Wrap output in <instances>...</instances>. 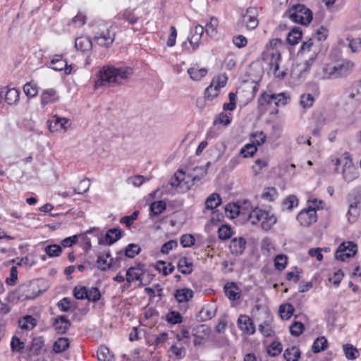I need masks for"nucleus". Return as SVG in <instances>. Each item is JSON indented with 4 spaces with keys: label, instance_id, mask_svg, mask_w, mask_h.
Listing matches in <instances>:
<instances>
[{
    "label": "nucleus",
    "instance_id": "1a4fd4ad",
    "mask_svg": "<svg viewBox=\"0 0 361 361\" xmlns=\"http://www.w3.org/2000/svg\"><path fill=\"white\" fill-rule=\"evenodd\" d=\"M357 251L355 243L351 241L341 243L336 252L335 257L338 260L344 262L346 259L353 257Z\"/></svg>",
    "mask_w": 361,
    "mask_h": 361
},
{
    "label": "nucleus",
    "instance_id": "f8f14e48",
    "mask_svg": "<svg viewBox=\"0 0 361 361\" xmlns=\"http://www.w3.org/2000/svg\"><path fill=\"white\" fill-rule=\"evenodd\" d=\"M237 324L243 334L252 335L255 332V326L252 320L246 314H240L238 317Z\"/></svg>",
    "mask_w": 361,
    "mask_h": 361
},
{
    "label": "nucleus",
    "instance_id": "dca6fc26",
    "mask_svg": "<svg viewBox=\"0 0 361 361\" xmlns=\"http://www.w3.org/2000/svg\"><path fill=\"white\" fill-rule=\"evenodd\" d=\"M71 326V321L65 315L56 317L53 322V326L57 334H64Z\"/></svg>",
    "mask_w": 361,
    "mask_h": 361
},
{
    "label": "nucleus",
    "instance_id": "4c0bfd02",
    "mask_svg": "<svg viewBox=\"0 0 361 361\" xmlns=\"http://www.w3.org/2000/svg\"><path fill=\"white\" fill-rule=\"evenodd\" d=\"M294 310H295V308L293 307V306L290 303H287V304L281 305L279 307V312L281 317L283 319L287 320L290 318V317L292 316V314L294 312Z\"/></svg>",
    "mask_w": 361,
    "mask_h": 361
},
{
    "label": "nucleus",
    "instance_id": "5701e85b",
    "mask_svg": "<svg viewBox=\"0 0 361 361\" xmlns=\"http://www.w3.org/2000/svg\"><path fill=\"white\" fill-rule=\"evenodd\" d=\"M224 292L228 298L230 300H235L238 299L240 296V292L239 290V288L238 286L232 282V283H227L224 287Z\"/></svg>",
    "mask_w": 361,
    "mask_h": 361
},
{
    "label": "nucleus",
    "instance_id": "bf43d9fd",
    "mask_svg": "<svg viewBox=\"0 0 361 361\" xmlns=\"http://www.w3.org/2000/svg\"><path fill=\"white\" fill-rule=\"evenodd\" d=\"M252 143L261 145L266 141L267 136L263 131H258L251 135Z\"/></svg>",
    "mask_w": 361,
    "mask_h": 361
},
{
    "label": "nucleus",
    "instance_id": "6ab92c4d",
    "mask_svg": "<svg viewBox=\"0 0 361 361\" xmlns=\"http://www.w3.org/2000/svg\"><path fill=\"white\" fill-rule=\"evenodd\" d=\"M96 264L101 271H106L114 265V259L111 258L110 252H107L105 255L97 257Z\"/></svg>",
    "mask_w": 361,
    "mask_h": 361
},
{
    "label": "nucleus",
    "instance_id": "864d4df0",
    "mask_svg": "<svg viewBox=\"0 0 361 361\" xmlns=\"http://www.w3.org/2000/svg\"><path fill=\"white\" fill-rule=\"evenodd\" d=\"M166 320L169 324H180L182 322V316L178 312L171 311L166 314Z\"/></svg>",
    "mask_w": 361,
    "mask_h": 361
},
{
    "label": "nucleus",
    "instance_id": "a211bd4d",
    "mask_svg": "<svg viewBox=\"0 0 361 361\" xmlns=\"http://www.w3.org/2000/svg\"><path fill=\"white\" fill-rule=\"evenodd\" d=\"M246 247V240L242 238H234L231 240L229 248L232 255L235 256L241 255Z\"/></svg>",
    "mask_w": 361,
    "mask_h": 361
},
{
    "label": "nucleus",
    "instance_id": "bb28decb",
    "mask_svg": "<svg viewBox=\"0 0 361 361\" xmlns=\"http://www.w3.org/2000/svg\"><path fill=\"white\" fill-rule=\"evenodd\" d=\"M18 324L23 330H32L37 325V321L32 316L27 315L19 319Z\"/></svg>",
    "mask_w": 361,
    "mask_h": 361
},
{
    "label": "nucleus",
    "instance_id": "338daca9",
    "mask_svg": "<svg viewBox=\"0 0 361 361\" xmlns=\"http://www.w3.org/2000/svg\"><path fill=\"white\" fill-rule=\"evenodd\" d=\"M298 204V200L295 195L288 196L283 202V207L287 210H291Z\"/></svg>",
    "mask_w": 361,
    "mask_h": 361
},
{
    "label": "nucleus",
    "instance_id": "ddd939ff",
    "mask_svg": "<svg viewBox=\"0 0 361 361\" xmlns=\"http://www.w3.org/2000/svg\"><path fill=\"white\" fill-rule=\"evenodd\" d=\"M70 126L71 121L69 119L54 115L49 121V128L51 132H58L61 130L66 132Z\"/></svg>",
    "mask_w": 361,
    "mask_h": 361
},
{
    "label": "nucleus",
    "instance_id": "4d7b16f0",
    "mask_svg": "<svg viewBox=\"0 0 361 361\" xmlns=\"http://www.w3.org/2000/svg\"><path fill=\"white\" fill-rule=\"evenodd\" d=\"M282 351V345L281 343L277 341H274L271 343V344L269 346L267 352L269 355L272 357L277 356L279 355Z\"/></svg>",
    "mask_w": 361,
    "mask_h": 361
},
{
    "label": "nucleus",
    "instance_id": "58836bf2",
    "mask_svg": "<svg viewBox=\"0 0 361 361\" xmlns=\"http://www.w3.org/2000/svg\"><path fill=\"white\" fill-rule=\"evenodd\" d=\"M97 357L99 361H114V356L111 355L107 347L102 345L97 350Z\"/></svg>",
    "mask_w": 361,
    "mask_h": 361
},
{
    "label": "nucleus",
    "instance_id": "f3484780",
    "mask_svg": "<svg viewBox=\"0 0 361 361\" xmlns=\"http://www.w3.org/2000/svg\"><path fill=\"white\" fill-rule=\"evenodd\" d=\"M94 42L101 47H110L115 39V33L110 30L102 32L99 35H96L94 38Z\"/></svg>",
    "mask_w": 361,
    "mask_h": 361
},
{
    "label": "nucleus",
    "instance_id": "c03bdc74",
    "mask_svg": "<svg viewBox=\"0 0 361 361\" xmlns=\"http://www.w3.org/2000/svg\"><path fill=\"white\" fill-rule=\"evenodd\" d=\"M343 352L345 357L350 360H355L359 355V353L356 348L350 344H345L343 346Z\"/></svg>",
    "mask_w": 361,
    "mask_h": 361
},
{
    "label": "nucleus",
    "instance_id": "0e129e2a",
    "mask_svg": "<svg viewBox=\"0 0 361 361\" xmlns=\"http://www.w3.org/2000/svg\"><path fill=\"white\" fill-rule=\"evenodd\" d=\"M90 185V180L87 178H84L80 182L78 187L73 190V193L83 194L88 190Z\"/></svg>",
    "mask_w": 361,
    "mask_h": 361
},
{
    "label": "nucleus",
    "instance_id": "e2e57ef3",
    "mask_svg": "<svg viewBox=\"0 0 361 361\" xmlns=\"http://www.w3.org/2000/svg\"><path fill=\"white\" fill-rule=\"evenodd\" d=\"M277 196V191L274 188H267L262 194V198L269 202L274 201Z\"/></svg>",
    "mask_w": 361,
    "mask_h": 361
},
{
    "label": "nucleus",
    "instance_id": "b1692460",
    "mask_svg": "<svg viewBox=\"0 0 361 361\" xmlns=\"http://www.w3.org/2000/svg\"><path fill=\"white\" fill-rule=\"evenodd\" d=\"M178 269L185 275L191 274L193 271V263L192 260L186 257L180 258L178 262Z\"/></svg>",
    "mask_w": 361,
    "mask_h": 361
},
{
    "label": "nucleus",
    "instance_id": "09e8293b",
    "mask_svg": "<svg viewBox=\"0 0 361 361\" xmlns=\"http://www.w3.org/2000/svg\"><path fill=\"white\" fill-rule=\"evenodd\" d=\"M91 46V42L85 37H78L75 39V47L78 50L85 51Z\"/></svg>",
    "mask_w": 361,
    "mask_h": 361
},
{
    "label": "nucleus",
    "instance_id": "e433bc0d",
    "mask_svg": "<svg viewBox=\"0 0 361 361\" xmlns=\"http://www.w3.org/2000/svg\"><path fill=\"white\" fill-rule=\"evenodd\" d=\"M156 269L164 276H167L174 271L175 267L171 263L167 264L164 261H159L157 263Z\"/></svg>",
    "mask_w": 361,
    "mask_h": 361
},
{
    "label": "nucleus",
    "instance_id": "c85d7f7f",
    "mask_svg": "<svg viewBox=\"0 0 361 361\" xmlns=\"http://www.w3.org/2000/svg\"><path fill=\"white\" fill-rule=\"evenodd\" d=\"M271 322L272 319H269L259 326V331L265 337H272L275 334Z\"/></svg>",
    "mask_w": 361,
    "mask_h": 361
},
{
    "label": "nucleus",
    "instance_id": "13d9d810",
    "mask_svg": "<svg viewBox=\"0 0 361 361\" xmlns=\"http://www.w3.org/2000/svg\"><path fill=\"white\" fill-rule=\"evenodd\" d=\"M227 80L228 78L226 75H219L213 78L211 85L219 90L226 85Z\"/></svg>",
    "mask_w": 361,
    "mask_h": 361
},
{
    "label": "nucleus",
    "instance_id": "69168bd1",
    "mask_svg": "<svg viewBox=\"0 0 361 361\" xmlns=\"http://www.w3.org/2000/svg\"><path fill=\"white\" fill-rule=\"evenodd\" d=\"M170 352H171L173 355L178 360L183 358L186 354L185 348L178 347L176 345H173L170 348Z\"/></svg>",
    "mask_w": 361,
    "mask_h": 361
},
{
    "label": "nucleus",
    "instance_id": "412c9836",
    "mask_svg": "<svg viewBox=\"0 0 361 361\" xmlns=\"http://www.w3.org/2000/svg\"><path fill=\"white\" fill-rule=\"evenodd\" d=\"M204 27L200 25H197L192 30L191 35L188 37L189 42L196 49L200 43L202 34L204 32Z\"/></svg>",
    "mask_w": 361,
    "mask_h": 361
},
{
    "label": "nucleus",
    "instance_id": "4be33fe9",
    "mask_svg": "<svg viewBox=\"0 0 361 361\" xmlns=\"http://www.w3.org/2000/svg\"><path fill=\"white\" fill-rule=\"evenodd\" d=\"M193 297V291L187 288L177 289L174 298L178 303L187 302Z\"/></svg>",
    "mask_w": 361,
    "mask_h": 361
},
{
    "label": "nucleus",
    "instance_id": "49530a36",
    "mask_svg": "<svg viewBox=\"0 0 361 361\" xmlns=\"http://www.w3.org/2000/svg\"><path fill=\"white\" fill-rule=\"evenodd\" d=\"M141 248L137 244L130 243L125 249V255L128 258H133L140 253Z\"/></svg>",
    "mask_w": 361,
    "mask_h": 361
},
{
    "label": "nucleus",
    "instance_id": "9d476101",
    "mask_svg": "<svg viewBox=\"0 0 361 361\" xmlns=\"http://www.w3.org/2000/svg\"><path fill=\"white\" fill-rule=\"evenodd\" d=\"M296 219L300 226L309 227L317 221V212L312 207L304 209L298 213Z\"/></svg>",
    "mask_w": 361,
    "mask_h": 361
},
{
    "label": "nucleus",
    "instance_id": "f704fd0d",
    "mask_svg": "<svg viewBox=\"0 0 361 361\" xmlns=\"http://www.w3.org/2000/svg\"><path fill=\"white\" fill-rule=\"evenodd\" d=\"M225 211L227 216L234 219L242 212V208L237 203H229L226 206Z\"/></svg>",
    "mask_w": 361,
    "mask_h": 361
},
{
    "label": "nucleus",
    "instance_id": "37998d69",
    "mask_svg": "<svg viewBox=\"0 0 361 361\" xmlns=\"http://www.w3.org/2000/svg\"><path fill=\"white\" fill-rule=\"evenodd\" d=\"M44 251L50 257H59L62 252V248L56 244L49 245L45 247Z\"/></svg>",
    "mask_w": 361,
    "mask_h": 361
},
{
    "label": "nucleus",
    "instance_id": "aec40b11",
    "mask_svg": "<svg viewBox=\"0 0 361 361\" xmlns=\"http://www.w3.org/2000/svg\"><path fill=\"white\" fill-rule=\"evenodd\" d=\"M20 288L23 293V295L25 296V298L27 300L35 299L42 293V291L38 288V286L35 283L23 285Z\"/></svg>",
    "mask_w": 361,
    "mask_h": 361
},
{
    "label": "nucleus",
    "instance_id": "cd10ccee",
    "mask_svg": "<svg viewBox=\"0 0 361 361\" xmlns=\"http://www.w3.org/2000/svg\"><path fill=\"white\" fill-rule=\"evenodd\" d=\"M143 271L142 269L137 267H130L126 272V280L128 283L141 279Z\"/></svg>",
    "mask_w": 361,
    "mask_h": 361
},
{
    "label": "nucleus",
    "instance_id": "79ce46f5",
    "mask_svg": "<svg viewBox=\"0 0 361 361\" xmlns=\"http://www.w3.org/2000/svg\"><path fill=\"white\" fill-rule=\"evenodd\" d=\"M302 37V32L298 28H293L287 35V42L291 44L295 45L298 43L299 39Z\"/></svg>",
    "mask_w": 361,
    "mask_h": 361
},
{
    "label": "nucleus",
    "instance_id": "423d86ee",
    "mask_svg": "<svg viewBox=\"0 0 361 361\" xmlns=\"http://www.w3.org/2000/svg\"><path fill=\"white\" fill-rule=\"evenodd\" d=\"M290 18L295 23L301 25L310 23L312 19V11L304 5L298 4L293 6L290 11Z\"/></svg>",
    "mask_w": 361,
    "mask_h": 361
},
{
    "label": "nucleus",
    "instance_id": "5fc2aeb1",
    "mask_svg": "<svg viewBox=\"0 0 361 361\" xmlns=\"http://www.w3.org/2000/svg\"><path fill=\"white\" fill-rule=\"evenodd\" d=\"M25 348L24 342L21 341L17 336H13L11 341V348L13 352L20 353Z\"/></svg>",
    "mask_w": 361,
    "mask_h": 361
},
{
    "label": "nucleus",
    "instance_id": "6e6552de",
    "mask_svg": "<svg viewBox=\"0 0 361 361\" xmlns=\"http://www.w3.org/2000/svg\"><path fill=\"white\" fill-rule=\"evenodd\" d=\"M287 99L288 97L285 93L269 94L263 92L258 99V104L259 106H264L271 104L274 102L276 106H284L287 103Z\"/></svg>",
    "mask_w": 361,
    "mask_h": 361
},
{
    "label": "nucleus",
    "instance_id": "6e6d98bb",
    "mask_svg": "<svg viewBox=\"0 0 361 361\" xmlns=\"http://www.w3.org/2000/svg\"><path fill=\"white\" fill-rule=\"evenodd\" d=\"M87 299L89 301L94 302L98 301L101 298L100 291L99 288L97 287H92L91 288L87 289Z\"/></svg>",
    "mask_w": 361,
    "mask_h": 361
},
{
    "label": "nucleus",
    "instance_id": "473e14b6",
    "mask_svg": "<svg viewBox=\"0 0 361 361\" xmlns=\"http://www.w3.org/2000/svg\"><path fill=\"white\" fill-rule=\"evenodd\" d=\"M221 203V199L219 194L212 193L210 195L205 201V207L207 209H214L216 208Z\"/></svg>",
    "mask_w": 361,
    "mask_h": 361
},
{
    "label": "nucleus",
    "instance_id": "603ef678",
    "mask_svg": "<svg viewBox=\"0 0 361 361\" xmlns=\"http://www.w3.org/2000/svg\"><path fill=\"white\" fill-rule=\"evenodd\" d=\"M218 235L221 240H227L232 235V230L231 226L222 225L218 229Z\"/></svg>",
    "mask_w": 361,
    "mask_h": 361
},
{
    "label": "nucleus",
    "instance_id": "2eb2a0df",
    "mask_svg": "<svg viewBox=\"0 0 361 361\" xmlns=\"http://www.w3.org/2000/svg\"><path fill=\"white\" fill-rule=\"evenodd\" d=\"M49 67L57 71H64L66 75H69L72 71V66L68 65L62 55L58 54L51 59Z\"/></svg>",
    "mask_w": 361,
    "mask_h": 361
},
{
    "label": "nucleus",
    "instance_id": "774afa93",
    "mask_svg": "<svg viewBox=\"0 0 361 361\" xmlns=\"http://www.w3.org/2000/svg\"><path fill=\"white\" fill-rule=\"evenodd\" d=\"M195 237L191 234H184L180 238V245L183 247H189L194 245Z\"/></svg>",
    "mask_w": 361,
    "mask_h": 361
},
{
    "label": "nucleus",
    "instance_id": "c9c22d12",
    "mask_svg": "<svg viewBox=\"0 0 361 361\" xmlns=\"http://www.w3.org/2000/svg\"><path fill=\"white\" fill-rule=\"evenodd\" d=\"M328 347V341L324 336L318 337L314 342L312 350L314 353L326 350Z\"/></svg>",
    "mask_w": 361,
    "mask_h": 361
},
{
    "label": "nucleus",
    "instance_id": "a19ab883",
    "mask_svg": "<svg viewBox=\"0 0 361 361\" xmlns=\"http://www.w3.org/2000/svg\"><path fill=\"white\" fill-rule=\"evenodd\" d=\"M23 91L27 97L33 98L36 97L38 93L37 85L32 82H27L23 86Z\"/></svg>",
    "mask_w": 361,
    "mask_h": 361
},
{
    "label": "nucleus",
    "instance_id": "7ed1b4c3",
    "mask_svg": "<svg viewBox=\"0 0 361 361\" xmlns=\"http://www.w3.org/2000/svg\"><path fill=\"white\" fill-rule=\"evenodd\" d=\"M354 67L353 62L345 60L335 66L327 65L323 68V78L336 79L350 74Z\"/></svg>",
    "mask_w": 361,
    "mask_h": 361
},
{
    "label": "nucleus",
    "instance_id": "4468645a",
    "mask_svg": "<svg viewBox=\"0 0 361 361\" xmlns=\"http://www.w3.org/2000/svg\"><path fill=\"white\" fill-rule=\"evenodd\" d=\"M3 97L8 105H16L19 101L20 92L16 88L4 87L0 90V98Z\"/></svg>",
    "mask_w": 361,
    "mask_h": 361
},
{
    "label": "nucleus",
    "instance_id": "9b49d317",
    "mask_svg": "<svg viewBox=\"0 0 361 361\" xmlns=\"http://www.w3.org/2000/svg\"><path fill=\"white\" fill-rule=\"evenodd\" d=\"M343 159L344 161L343 177L346 182H352L358 177L357 169L353 165L352 159L348 154H345Z\"/></svg>",
    "mask_w": 361,
    "mask_h": 361
},
{
    "label": "nucleus",
    "instance_id": "7c9ffc66",
    "mask_svg": "<svg viewBox=\"0 0 361 361\" xmlns=\"http://www.w3.org/2000/svg\"><path fill=\"white\" fill-rule=\"evenodd\" d=\"M70 345L69 339L65 337L58 338L54 343L53 350L56 353H60L65 351Z\"/></svg>",
    "mask_w": 361,
    "mask_h": 361
},
{
    "label": "nucleus",
    "instance_id": "ea45409f",
    "mask_svg": "<svg viewBox=\"0 0 361 361\" xmlns=\"http://www.w3.org/2000/svg\"><path fill=\"white\" fill-rule=\"evenodd\" d=\"M118 18L128 21L132 25L135 24L138 20V18L135 16L134 11L130 8L126 9Z\"/></svg>",
    "mask_w": 361,
    "mask_h": 361
},
{
    "label": "nucleus",
    "instance_id": "72a5a7b5",
    "mask_svg": "<svg viewBox=\"0 0 361 361\" xmlns=\"http://www.w3.org/2000/svg\"><path fill=\"white\" fill-rule=\"evenodd\" d=\"M283 357L287 361H298L300 357V350L295 346L285 350Z\"/></svg>",
    "mask_w": 361,
    "mask_h": 361
},
{
    "label": "nucleus",
    "instance_id": "39448f33",
    "mask_svg": "<svg viewBox=\"0 0 361 361\" xmlns=\"http://www.w3.org/2000/svg\"><path fill=\"white\" fill-rule=\"evenodd\" d=\"M257 16L258 11L256 7L250 6L247 8L246 13L242 16L241 22L236 24V30L242 31L244 27L248 30L255 29L259 24Z\"/></svg>",
    "mask_w": 361,
    "mask_h": 361
},
{
    "label": "nucleus",
    "instance_id": "680f3d73",
    "mask_svg": "<svg viewBox=\"0 0 361 361\" xmlns=\"http://www.w3.org/2000/svg\"><path fill=\"white\" fill-rule=\"evenodd\" d=\"M304 329L305 326L302 322H295L290 327V332L294 336H299Z\"/></svg>",
    "mask_w": 361,
    "mask_h": 361
},
{
    "label": "nucleus",
    "instance_id": "20e7f679",
    "mask_svg": "<svg viewBox=\"0 0 361 361\" xmlns=\"http://www.w3.org/2000/svg\"><path fill=\"white\" fill-rule=\"evenodd\" d=\"M282 44V40L279 38L273 39L269 42V45L271 47V51L270 53L271 59L269 63L270 66V71L279 78H283L286 73L284 71L278 72L279 68V61L281 60V54L276 50V48Z\"/></svg>",
    "mask_w": 361,
    "mask_h": 361
},
{
    "label": "nucleus",
    "instance_id": "c756f323",
    "mask_svg": "<svg viewBox=\"0 0 361 361\" xmlns=\"http://www.w3.org/2000/svg\"><path fill=\"white\" fill-rule=\"evenodd\" d=\"M122 236V232L119 228H110L105 235V240L109 245H112Z\"/></svg>",
    "mask_w": 361,
    "mask_h": 361
},
{
    "label": "nucleus",
    "instance_id": "393cba45",
    "mask_svg": "<svg viewBox=\"0 0 361 361\" xmlns=\"http://www.w3.org/2000/svg\"><path fill=\"white\" fill-rule=\"evenodd\" d=\"M187 72L191 80L199 81L207 74V69L193 66L189 68Z\"/></svg>",
    "mask_w": 361,
    "mask_h": 361
},
{
    "label": "nucleus",
    "instance_id": "a18cd8bd",
    "mask_svg": "<svg viewBox=\"0 0 361 361\" xmlns=\"http://www.w3.org/2000/svg\"><path fill=\"white\" fill-rule=\"evenodd\" d=\"M218 27V20L216 18L212 17L208 23L205 26V32L207 35L213 37L216 34V28Z\"/></svg>",
    "mask_w": 361,
    "mask_h": 361
},
{
    "label": "nucleus",
    "instance_id": "f257e3e1",
    "mask_svg": "<svg viewBox=\"0 0 361 361\" xmlns=\"http://www.w3.org/2000/svg\"><path fill=\"white\" fill-rule=\"evenodd\" d=\"M133 73V68L130 67L105 66L99 72L100 85L106 83L114 86L123 84Z\"/></svg>",
    "mask_w": 361,
    "mask_h": 361
},
{
    "label": "nucleus",
    "instance_id": "052dcab7",
    "mask_svg": "<svg viewBox=\"0 0 361 361\" xmlns=\"http://www.w3.org/2000/svg\"><path fill=\"white\" fill-rule=\"evenodd\" d=\"M314 99L311 94H303L300 97V104L306 109L312 106Z\"/></svg>",
    "mask_w": 361,
    "mask_h": 361
},
{
    "label": "nucleus",
    "instance_id": "a878e982",
    "mask_svg": "<svg viewBox=\"0 0 361 361\" xmlns=\"http://www.w3.org/2000/svg\"><path fill=\"white\" fill-rule=\"evenodd\" d=\"M58 99L56 90L54 89H49L44 90L41 94V104L45 106L49 103H53Z\"/></svg>",
    "mask_w": 361,
    "mask_h": 361
},
{
    "label": "nucleus",
    "instance_id": "8fccbe9b",
    "mask_svg": "<svg viewBox=\"0 0 361 361\" xmlns=\"http://www.w3.org/2000/svg\"><path fill=\"white\" fill-rule=\"evenodd\" d=\"M257 150V145L254 143L247 144L240 149V153L243 155V157L246 158L252 157Z\"/></svg>",
    "mask_w": 361,
    "mask_h": 361
},
{
    "label": "nucleus",
    "instance_id": "f03ea898",
    "mask_svg": "<svg viewBox=\"0 0 361 361\" xmlns=\"http://www.w3.org/2000/svg\"><path fill=\"white\" fill-rule=\"evenodd\" d=\"M244 204L245 205V209L250 207V210L248 211V220L252 224L261 223L262 229L269 231L276 224V218L274 214H271L269 212L258 207L252 208L250 206V202L248 201H245Z\"/></svg>",
    "mask_w": 361,
    "mask_h": 361
},
{
    "label": "nucleus",
    "instance_id": "0eeeda50",
    "mask_svg": "<svg viewBox=\"0 0 361 361\" xmlns=\"http://www.w3.org/2000/svg\"><path fill=\"white\" fill-rule=\"evenodd\" d=\"M361 202V195L354 190L348 195V220L350 223L355 222L360 216L359 204Z\"/></svg>",
    "mask_w": 361,
    "mask_h": 361
},
{
    "label": "nucleus",
    "instance_id": "2f4dec72",
    "mask_svg": "<svg viewBox=\"0 0 361 361\" xmlns=\"http://www.w3.org/2000/svg\"><path fill=\"white\" fill-rule=\"evenodd\" d=\"M166 208V203L162 201H155L152 202L150 205L149 210L150 213L149 215L152 217V216H158L160 214H161Z\"/></svg>",
    "mask_w": 361,
    "mask_h": 361
},
{
    "label": "nucleus",
    "instance_id": "de8ad7c7",
    "mask_svg": "<svg viewBox=\"0 0 361 361\" xmlns=\"http://www.w3.org/2000/svg\"><path fill=\"white\" fill-rule=\"evenodd\" d=\"M185 178V172L183 170L177 171L171 178L170 184L172 187L180 186Z\"/></svg>",
    "mask_w": 361,
    "mask_h": 361
},
{
    "label": "nucleus",
    "instance_id": "3c124183",
    "mask_svg": "<svg viewBox=\"0 0 361 361\" xmlns=\"http://www.w3.org/2000/svg\"><path fill=\"white\" fill-rule=\"evenodd\" d=\"M287 265V257L285 255H278L274 259V267L276 270L282 271Z\"/></svg>",
    "mask_w": 361,
    "mask_h": 361
}]
</instances>
